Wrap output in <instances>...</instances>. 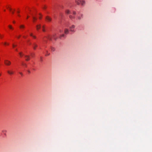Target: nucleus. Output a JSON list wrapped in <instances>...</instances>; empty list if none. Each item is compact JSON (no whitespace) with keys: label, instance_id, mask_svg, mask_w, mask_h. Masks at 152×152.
I'll use <instances>...</instances> for the list:
<instances>
[{"label":"nucleus","instance_id":"nucleus-1","mask_svg":"<svg viewBox=\"0 0 152 152\" xmlns=\"http://www.w3.org/2000/svg\"><path fill=\"white\" fill-rule=\"evenodd\" d=\"M65 27H64L62 29L60 30L59 33L54 34L52 36L48 35L44 38L43 41H46L47 40H52L53 39L56 40L58 37H60L61 38L64 37L65 35L64 33L65 34H67L69 33V30L66 28V27H69L70 31L72 32H74L75 31V26L74 25H71L69 23L67 22L65 24Z\"/></svg>","mask_w":152,"mask_h":152},{"label":"nucleus","instance_id":"nucleus-2","mask_svg":"<svg viewBox=\"0 0 152 152\" xmlns=\"http://www.w3.org/2000/svg\"><path fill=\"white\" fill-rule=\"evenodd\" d=\"M25 12L27 15L26 19L31 17V19L34 22L37 20L38 18L40 19L42 18V15L39 13H37L36 10L34 9H31L28 7L25 10Z\"/></svg>","mask_w":152,"mask_h":152},{"label":"nucleus","instance_id":"nucleus-3","mask_svg":"<svg viewBox=\"0 0 152 152\" xmlns=\"http://www.w3.org/2000/svg\"><path fill=\"white\" fill-rule=\"evenodd\" d=\"M66 13L69 15V18L72 19L75 18L76 15L75 12L74 11H70L69 10H66L65 11Z\"/></svg>","mask_w":152,"mask_h":152},{"label":"nucleus","instance_id":"nucleus-4","mask_svg":"<svg viewBox=\"0 0 152 152\" xmlns=\"http://www.w3.org/2000/svg\"><path fill=\"white\" fill-rule=\"evenodd\" d=\"M23 34V37L24 38H26L28 35L33 37L34 39L36 38V37L34 36L33 34L28 30L25 31Z\"/></svg>","mask_w":152,"mask_h":152},{"label":"nucleus","instance_id":"nucleus-5","mask_svg":"<svg viewBox=\"0 0 152 152\" xmlns=\"http://www.w3.org/2000/svg\"><path fill=\"white\" fill-rule=\"evenodd\" d=\"M36 28L37 31H38L39 29L42 28L43 31L45 32V26L44 25H42L41 23L38 24L36 25Z\"/></svg>","mask_w":152,"mask_h":152},{"label":"nucleus","instance_id":"nucleus-6","mask_svg":"<svg viewBox=\"0 0 152 152\" xmlns=\"http://www.w3.org/2000/svg\"><path fill=\"white\" fill-rule=\"evenodd\" d=\"M75 2L79 5L84 6L85 3V1L83 0H75Z\"/></svg>","mask_w":152,"mask_h":152},{"label":"nucleus","instance_id":"nucleus-7","mask_svg":"<svg viewBox=\"0 0 152 152\" xmlns=\"http://www.w3.org/2000/svg\"><path fill=\"white\" fill-rule=\"evenodd\" d=\"M20 56V57H22L23 56H24L25 60L26 61H28L29 60V57L28 56L26 55H24L22 53L20 52L19 53Z\"/></svg>","mask_w":152,"mask_h":152},{"label":"nucleus","instance_id":"nucleus-8","mask_svg":"<svg viewBox=\"0 0 152 152\" xmlns=\"http://www.w3.org/2000/svg\"><path fill=\"white\" fill-rule=\"evenodd\" d=\"M7 131L6 130H3L2 131L1 136L3 138H5L6 136V132Z\"/></svg>","mask_w":152,"mask_h":152},{"label":"nucleus","instance_id":"nucleus-9","mask_svg":"<svg viewBox=\"0 0 152 152\" xmlns=\"http://www.w3.org/2000/svg\"><path fill=\"white\" fill-rule=\"evenodd\" d=\"M83 17V15L80 12H78L77 15V17L78 20L81 19Z\"/></svg>","mask_w":152,"mask_h":152},{"label":"nucleus","instance_id":"nucleus-10","mask_svg":"<svg viewBox=\"0 0 152 152\" xmlns=\"http://www.w3.org/2000/svg\"><path fill=\"white\" fill-rule=\"evenodd\" d=\"M7 9L12 14L14 13L15 10H12V8L10 6H8L6 7Z\"/></svg>","mask_w":152,"mask_h":152},{"label":"nucleus","instance_id":"nucleus-11","mask_svg":"<svg viewBox=\"0 0 152 152\" xmlns=\"http://www.w3.org/2000/svg\"><path fill=\"white\" fill-rule=\"evenodd\" d=\"M7 72L10 75H11L14 74V72L12 69L10 70H8Z\"/></svg>","mask_w":152,"mask_h":152},{"label":"nucleus","instance_id":"nucleus-12","mask_svg":"<svg viewBox=\"0 0 152 152\" xmlns=\"http://www.w3.org/2000/svg\"><path fill=\"white\" fill-rule=\"evenodd\" d=\"M4 62L5 64L7 65H9L11 64V62L10 61L7 60H5L4 61Z\"/></svg>","mask_w":152,"mask_h":152},{"label":"nucleus","instance_id":"nucleus-13","mask_svg":"<svg viewBox=\"0 0 152 152\" xmlns=\"http://www.w3.org/2000/svg\"><path fill=\"white\" fill-rule=\"evenodd\" d=\"M46 20L48 22H50L51 21V19L49 17L47 16L46 18Z\"/></svg>","mask_w":152,"mask_h":152},{"label":"nucleus","instance_id":"nucleus-14","mask_svg":"<svg viewBox=\"0 0 152 152\" xmlns=\"http://www.w3.org/2000/svg\"><path fill=\"white\" fill-rule=\"evenodd\" d=\"M32 45L34 50H35L36 48L37 47V45L35 43H34Z\"/></svg>","mask_w":152,"mask_h":152},{"label":"nucleus","instance_id":"nucleus-15","mask_svg":"<svg viewBox=\"0 0 152 152\" xmlns=\"http://www.w3.org/2000/svg\"><path fill=\"white\" fill-rule=\"evenodd\" d=\"M19 27H20V29L21 30H22L24 28L25 26L23 25H20V26H19Z\"/></svg>","mask_w":152,"mask_h":152},{"label":"nucleus","instance_id":"nucleus-16","mask_svg":"<svg viewBox=\"0 0 152 152\" xmlns=\"http://www.w3.org/2000/svg\"><path fill=\"white\" fill-rule=\"evenodd\" d=\"M8 27L10 30H13V29L11 25H9Z\"/></svg>","mask_w":152,"mask_h":152},{"label":"nucleus","instance_id":"nucleus-17","mask_svg":"<svg viewBox=\"0 0 152 152\" xmlns=\"http://www.w3.org/2000/svg\"><path fill=\"white\" fill-rule=\"evenodd\" d=\"M2 43L4 45H9V44L6 42H3Z\"/></svg>","mask_w":152,"mask_h":152},{"label":"nucleus","instance_id":"nucleus-18","mask_svg":"<svg viewBox=\"0 0 152 152\" xmlns=\"http://www.w3.org/2000/svg\"><path fill=\"white\" fill-rule=\"evenodd\" d=\"M22 65L24 67H27L26 65L25 64L23 63H22Z\"/></svg>","mask_w":152,"mask_h":152},{"label":"nucleus","instance_id":"nucleus-19","mask_svg":"<svg viewBox=\"0 0 152 152\" xmlns=\"http://www.w3.org/2000/svg\"><path fill=\"white\" fill-rule=\"evenodd\" d=\"M45 51L46 53H46V54H45V56H48V55H49V54H50V53H48V50H45Z\"/></svg>","mask_w":152,"mask_h":152},{"label":"nucleus","instance_id":"nucleus-20","mask_svg":"<svg viewBox=\"0 0 152 152\" xmlns=\"http://www.w3.org/2000/svg\"><path fill=\"white\" fill-rule=\"evenodd\" d=\"M51 50L52 51H54L55 50V49L54 48H53V47H51Z\"/></svg>","mask_w":152,"mask_h":152},{"label":"nucleus","instance_id":"nucleus-21","mask_svg":"<svg viewBox=\"0 0 152 152\" xmlns=\"http://www.w3.org/2000/svg\"><path fill=\"white\" fill-rule=\"evenodd\" d=\"M17 45L15 44H12V47L13 48L15 49V47Z\"/></svg>","mask_w":152,"mask_h":152},{"label":"nucleus","instance_id":"nucleus-22","mask_svg":"<svg viewBox=\"0 0 152 152\" xmlns=\"http://www.w3.org/2000/svg\"><path fill=\"white\" fill-rule=\"evenodd\" d=\"M17 13L18 14V16L19 17H20V15L19 14V13H20V11L19 10L17 11Z\"/></svg>","mask_w":152,"mask_h":152},{"label":"nucleus","instance_id":"nucleus-23","mask_svg":"<svg viewBox=\"0 0 152 152\" xmlns=\"http://www.w3.org/2000/svg\"><path fill=\"white\" fill-rule=\"evenodd\" d=\"M47 7L45 5H44L43 7V8L44 9H46Z\"/></svg>","mask_w":152,"mask_h":152},{"label":"nucleus","instance_id":"nucleus-24","mask_svg":"<svg viewBox=\"0 0 152 152\" xmlns=\"http://www.w3.org/2000/svg\"><path fill=\"white\" fill-rule=\"evenodd\" d=\"M19 73L22 76L23 75V73L21 72H19Z\"/></svg>","mask_w":152,"mask_h":152},{"label":"nucleus","instance_id":"nucleus-25","mask_svg":"<svg viewBox=\"0 0 152 152\" xmlns=\"http://www.w3.org/2000/svg\"><path fill=\"white\" fill-rule=\"evenodd\" d=\"M34 55V53H31V56L32 57H33V56Z\"/></svg>","mask_w":152,"mask_h":152},{"label":"nucleus","instance_id":"nucleus-26","mask_svg":"<svg viewBox=\"0 0 152 152\" xmlns=\"http://www.w3.org/2000/svg\"><path fill=\"white\" fill-rule=\"evenodd\" d=\"M2 35H1L0 34V38H2Z\"/></svg>","mask_w":152,"mask_h":152},{"label":"nucleus","instance_id":"nucleus-27","mask_svg":"<svg viewBox=\"0 0 152 152\" xmlns=\"http://www.w3.org/2000/svg\"><path fill=\"white\" fill-rule=\"evenodd\" d=\"M28 72V73H30V71L29 70H28L27 71Z\"/></svg>","mask_w":152,"mask_h":152},{"label":"nucleus","instance_id":"nucleus-28","mask_svg":"<svg viewBox=\"0 0 152 152\" xmlns=\"http://www.w3.org/2000/svg\"><path fill=\"white\" fill-rule=\"evenodd\" d=\"M63 16V15H62L61 14V15H60V17H62V16Z\"/></svg>","mask_w":152,"mask_h":152},{"label":"nucleus","instance_id":"nucleus-29","mask_svg":"<svg viewBox=\"0 0 152 152\" xmlns=\"http://www.w3.org/2000/svg\"><path fill=\"white\" fill-rule=\"evenodd\" d=\"M15 50L16 51H18L17 50V49H15Z\"/></svg>","mask_w":152,"mask_h":152},{"label":"nucleus","instance_id":"nucleus-30","mask_svg":"<svg viewBox=\"0 0 152 152\" xmlns=\"http://www.w3.org/2000/svg\"><path fill=\"white\" fill-rule=\"evenodd\" d=\"M18 37V38H19L20 37V36H18V37Z\"/></svg>","mask_w":152,"mask_h":152},{"label":"nucleus","instance_id":"nucleus-31","mask_svg":"<svg viewBox=\"0 0 152 152\" xmlns=\"http://www.w3.org/2000/svg\"><path fill=\"white\" fill-rule=\"evenodd\" d=\"M13 23H15V21H13Z\"/></svg>","mask_w":152,"mask_h":152},{"label":"nucleus","instance_id":"nucleus-32","mask_svg":"<svg viewBox=\"0 0 152 152\" xmlns=\"http://www.w3.org/2000/svg\"><path fill=\"white\" fill-rule=\"evenodd\" d=\"M29 44L31 45V43H29Z\"/></svg>","mask_w":152,"mask_h":152},{"label":"nucleus","instance_id":"nucleus-33","mask_svg":"<svg viewBox=\"0 0 152 152\" xmlns=\"http://www.w3.org/2000/svg\"><path fill=\"white\" fill-rule=\"evenodd\" d=\"M1 75V74H0V76Z\"/></svg>","mask_w":152,"mask_h":152}]
</instances>
